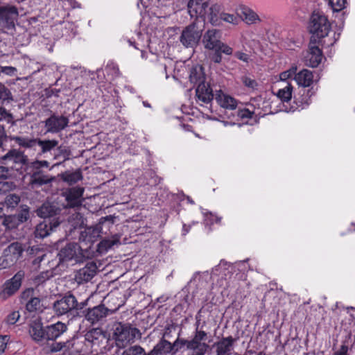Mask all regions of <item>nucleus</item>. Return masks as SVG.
<instances>
[{
  "instance_id": "f257e3e1",
  "label": "nucleus",
  "mask_w": 355,
  "mask_h": 355,
  "mask_svg": "<svg viewBox=\"0 0 355 355\" xmlns=\"http://www.w3.org/2000/svg\"><path fill=\"white\" fill-rule=\"evenodd\" d=\"M199 321L196 322V329L192 339L187 340L178 338L173 343H171L173 355L183 348L189 350L187 355H205L209 349V345L205 341L207 338V334L198 329Z\"/></svg>"
},
{
  "instance_id": "f03ea898",
  "label": "nucleus",
  "mask_w": 355,
  "mask_h": 355,
  "mask_svg": "<svg viewBox=\"0 0 355 355\" xmlns=\"http://www.w3.org/2000/svg\"><path fill=\"white\" fill-rule=\"evenodd\" d=\"M49 162L46 160H35L30 162L26 168V175L29 176V184L33 188L40 187L52 183L55 177L51 175L43 168H49Z\"/></svg>"
},
{
  "instance_id": "7ed1b4c3",
  "label": "nucleus",
  "mask_w": 355,
  "mask_h": 355,
  "mask_svg": "<svg viewBox=\"0 0 355 355\" xmlns=\"http://www.w3.org/2000/svg\"><path fill=\"white\" fill-rule=\"evenodd\" d=\"M28 157L20 149L11 148L0 156V164H5L15 173L23 174L29 164Z\"/></svg>"
},
{
  "instance_id": "20e7f679",
  "label": "nucleus",
  "mask_w": 355,
  "mask_h": 355,
  "mask_svg": "<svg viewBox=\"0 0 355 355\" xmlns=\"http://www.w3.org/2000/svg\"><path fill=\"white\" fill-rule=\"evenodd\" d=\"M114 223V217L111 215L101 218L97 224L87 227L80 232L79 241L87 243H94L102 234H106V232L103 230V227L109 230Z\"/></svg>"
},
{
  "instance_id": "39448f33",
  "label": "nucleus",
  "mask_w": 355,
  "mask_h": 355,
  "mask_svg": "<svg viewBox=\"0 0 355 355\" xmlns=\"http://www.w3.org/2000/svg\"><path fill=\"white\" fill-rule=\"evenodd\" d=\"M57 258L58 259L57 266H64L70 261H74L76 263L83 262L85 256L79 244L71 242L60 248Z\"/></svg>"
},
{
  "instance_id": "423d86ee",
  "label": "nucleus",
  "mask_w": 355,
  "mask_h": 355,
  "mask_svg": "<svg viewBox=\"0 0 355 355\" xmlns=\"http://www.w3.org/2000/svg\"><path fill=\"white\" fill-rule=\"evenodd\" d=\"M138 334L139 331L137 328L119 323L114 329L113 338L118 347L124 348L128 344L134 341Z\"/></svg>"
},
{
  "instance_id": "0eeeda50",
  "label": "nucleus",
  "mask_w": 355,
  "mask_h": 355,
  "mask_svg": "<svg viewBox=\"0 0 355 355\" xmlns=\"http://www.w3.org/2000/svg\"><path fill=\"white\" fill-rule=\"evenodd\" d=\"M330 26L326 16L318 12L312 14L309 28L311 37H314L317 42L328 35Z\"/></svg>"
},
{
  "instance_id": "6e6552de",
  "label": "nucleus",
  "mask_w": 355,
  "mask_h": 355,
  "mask_svg": "<svg viewBox=\"0 0 355 355\" xmlns=\"http://www.w3.org/2000/svg\"><path fill=\"white\" fill-rule=\"evenodd\" d=\"M118 308L111 309L106 307L103 304L95 306L92 308H87L81 311L77 312L78 317H84L90 324H95L103 321L106 317L112 314Z\"/></svg>"
},
{
  "instance_id": "1a4fd4ad",
  "label": "nucleus",
  "mask_w": 355,
  "mask_h": 355,
  "mask_svg": "<svg viewBox=\"0 0 355 355\" xmlns=\"http://www.w3.org/2000/svg\"><path fill=\"white\" fill-rule=\"evenodd\" d=\"M202 36V29L196 22L186 26L182 31L179 40L185 48H196Z\"/></svg>"
},
{
  "instance_id": "9d476101",
  "label": "nucleus",
  "mask_w": 355,
  "mask_h": 355,
  "mask_svg": "<svg viewBox=\"0 0 355 355\" xmlns=\"http://www.w3.org/2000/svg\"><path fill=\"white\" fill-rule=\"evenodd\" d=\"M313 78L312 72L308 69H303L295 74L294 79L299 85L303 87L300 91L302 99L299 101L300 104L297 103V106H302L303 104L309 105V98L313 95V92H311L310 89H306L305 87H309L312 84Z\"/></svg>"
},
{
  "instance_id": "9b49d317",
  "label": "nucleus",
  "mask_w": 355,
  "mask_h": 355,
  "mask_svg": "<svg viewBox=\"0 0 355 355\" xmlns=\"http://www.w3.org/2000/svg\"><path fill=\"white\" fill-rule=\"evenodd\" d=\"M77 305L76 297L71 293H66L60 300H57L53 304V310L58 316L66 314L75 315L74 307Z\"/></svg>"
},
{
  "instance_id": "f8f14e48",
  "label": "nucleus",
  "mask_w": 355,
  "mask_h": 355,
  "mask_svg": "<svg viewBox=\"0 0 355 355\" xmlns=\"http://www.w3.org/2000/svg\"><path fill=\"white\" fill-rule=\"evenodd\" d=\"M24 276V271L19 270L12 278L6 280L0 291V300L4 301L15 294L20 288Z\"/></svg>"
},
{
  "instance_id": "ddd939ff",
  "label": "nucleus",
  "mask_w": 355,
  "mask_h": 355,
  "mask_svg": "<svg viewBox=\"0 0 355 355\" xmlns=\"http://www.w3.org/2000/svg\"><path fill=\"white\" fill-rule=\"evenodd\" d=\"M19 17L17 8L14 6H0V27L7 30H15V22Z\"/></svg>"
},
{
  "instance_id": "4468645a",
  "label": "nucleus",
  "mask_w": 355,
  "mask_h": 355,
  "mask_svg": "<svg viewBox=\"0 0 355 355\" xmlns=\"http://www.w3.org/2000/svg\"><path fill=\"white\" fill-rule=\"evenodd\" d=\"M69 122L67 116L50 111V116L44 121L46 132L58 133L68 126Z\"/></svg>"
},
{
  "instance_id": "2eb2a0df",
  "label": "nucleus",
  "mask_w": 355,
  "mask_h": 355,
  "mask_svg": "<svg viewBox=\"0 0 355 355\" xmlns=\"http://www.w3.org/2000/svg\"><path fill=\"white\" fill-rule=\"evenodd\" d=\"M61 211L62 209L59 206L49 202H44L34 211L38 217L44 218V220H49L50 222H52L53 220L61 222Z\"/></svg>"
},
{
  "instance_id": "dca6fc26",
  "label": "nucleus",
  "mask_w": 355,
  "mask_h": 355,
  "mask_svg": "<svg viewBox=\"0 0 355 355\" xmlns=\"http://www.w3.org/2000/svg\"><path fill=\"white\" fill-rule=\"evenodd\" d=\"M317 40L314 37H311L309 51L304 55V62L306 66L311 67H317L321 62L323 58L322 50L317 46Z\"/></svg>"
},
{
  "instance_id": "f3484780",
  "label": "nucleus",
  "mask_w": 355,
  "mask_h": 355,
  "mask_svg": "<svg viewBox=\"0 0 355 355\" xmlns=\"http://www.w3.org/2000/svg\"><path fill=\"white\" fill-rule=\"evenodd\" d=\"M83 193L84 188L80 187H75L66 190L64 192L65 208H80L83 201Z\"/></svg>"
},
{
  "instance_id": "a211bd4d",
  "label": "nucleus",
  "mask_w": 355,
  "mask_h": 355,
  "mask_svg": "<svg viewBox=\"0 0 355 355\" xmlns=\"http://www.w3.org/2000/svg\"><path fill=\"white\" fill-rule=\"evenodd\" d=\"M209 0H189L187 4L188 12L191 17H203L205 21Z\"/></svg>"
},
{
  "instance_id": "6ab92c4d",
  "label": "nucleus",
  "mask_w": 355,
  "mask_h": 355,
  "mask_svg": "<svg viewBox=\"0 0 355 355\" xmlns=\"http://www.w3.org/2000/svg\"><path fill=\"white\" fill-rule=\"evenodd\" d=\"M237 340V338L230 336L214 343L212 347L215 349L216 355H230Z\"/></svg>"
},
{
  "instance_id": "aec40b11",
  "label": "nucleus",
  "mask_w": 355,
  "mask_h": 355,
  "mask_svg": "<svg viewBox=\"0 0 355 355\" xmlns=\"http://www.w3.org/2000/svg\"><path fill=\"white\" fill-rule=\"evenodd\" d=\"M96 270V264L94 261L89 262L76 272L75 280L78 284L87 282L95 276Z\"/></svg>"
},
{
  "instance_id": "412c9836",
  "label": "nucleus",
  "mask_w": 355,
  "mask_h": 355,
  "mask_svg": "<svg viewBox=\"0 0 355 355\" xmlns=\"http://www.w3.org/2000/svg\"><path fill=\"white\" fill-rule=\"evenodd\" d=\"M220 32L216 29L208 30L202 36L204 47L208 50H216L221 42Z\"/></svg>"
},
{
  "instance_id": "4be33fe9",
  "label": "nucleus",
  "mask_w": 355,
  "mask_h": 355,
  "mask_svg": "<svg viewBox=\"0 0 355 355\" xmlns=\"http://www.w3.org/2000/svg\"><path fill=\"white\" fill-rule=\"evenodd\" d=\"M60 225V221L57 220H53L52 222H50L49 220H44L36 226L35 236L39 239H44L51 232L55 231Z\"/></svg>"
},
{
  "instance_id": "5701e85b",
  "label": "nucleus",
  "mask_w": 355,
  "mask_h": 355,
  "mask_svg": "<svg viewBox=\"0 0 355 355\" xmlns=\"http://www.w3.org/2000/svg\"><path fill=\"white\" fill-rule=\"evenodd\" d=\"M28 332L32 339L37 343L46 340V327H44L42 322L38 319L31 322Z\"/></svg>"
},
{
  "instance_id": "b1692460",
  "label": "nucleus",
  "mask_w": 355,
  "mask_h": 355,
  "mask_svg": "<svg viewBox=\"0 0 355 355\" xmlns=\"http://www.w3.org/2000/svg\"><path fill=\"white\" fill-rule=\"evenodd\" d=\"M67 330V324L62 322L48 325L46 327V340H55Z\"/></svg>"
},
{
  "instance_id": "393cba45",
  "label": "nucleus",
  "mask_w": 355,
  "mask_h": 355,
  "mask_svg": "<svg viewBox=\"0 0 355 355\" xmlns=\"http://www.w3.org/2000/svg\"><path fill=\"white\" fill-rule=\"evenodd\" d=\"M197 98L205 103H210L214 97L213 90L208 83H203L197 86L196 89Z\"/></svg>"
},
{
  "instance_id": "a878e982",
  "label": "nucleus",
  "mask_w": 355,
  "mask_h": 355,
  "mask_svg": "<svg viewBox=\"0 0 355 355\" xmlns=\"http://www.w3.org/2000/svg\"><path fill=\"white\" fill-rule=\"evenodd\" d=\"M85 225V218L79 212H75L71 214L67 219L66 224V232L71 234L74 230L81 228Z\"/></svg>"
},
{
  "instance_id": "bb28decb",
  "label": "nucleus",
  "mask_w": 355,
  "mask_h": 355,
  "mask_svg": "<svg viewBox=\"0 0 355 355\" xmlns=\"http://www.w3.org/2000/svg\"><path fill=\"white\" fill-rule=\"evenodd\" d=\"M59 144V141L56 139H37V146L40 147L37 156H43L46 157V155L51 154L52 150L55 151L56 147Z\"/></svg>"
},
{
  "instance_id": "cd10ccee",
  "label": "nucleus",
  "mask_w": 355,
  "mask_h": 355,
  "mask_svg": "<svg viewBox=\"0 0 355 355\" xmlns=\"http://www.w3.org/2000/svg\"><path fill=\"white\" fill-rule=\"evenodd\" d=\"M222 8L218 4H214L207 8L206 14L208 21L215 26L221 24Z\"/></svg>"
},
{
  "instance_id": "c85d7f7f",
  "label": "nucleus",
  "mask_w": 355,
  "mask_h": 355,
  "mask_svg": "<svg viewBox=\"0 0 355 355\" xmlns=\"http://www.w3.org/2000/svg\"><path fill=\"white\" fill-rule=\"evenodd\" d=\"M215 99L223 108L234 110L236 107V101L234 98L224 94L220 90L216 92Z\"/></svg>"
},
{
  "instance_id": "c756f323",
  "label": "nucleus",
  "mask_w": 355,
  "mask_h": 355,
  "mask_svg": "<svg viewBox=\"0 0 355 355\" xmlns=\"http://www.w3.org/2000/svg\"><path fill=\"white\" fill-rule=\"evenodd\" d=\"M169 353L173 354L171 343L164 338H162L153 349L148 353V355H166Z\"/></svg>"
},
{
  "instance_id": "7c9ffc66",
  "label": "nucleus",
  "mask_w": 355,
  "mask_h": 355,
  "mask_svg": "<svg viewBox=\"0 0 355 355\" xmlns=\"http://www.w3.org/2000/svg\"><path fill=\"white\" fill-rule=\"evenodd\" d=\"M206 77L204 72V69L200 65H196L190 70L189 80L194 85H200L205 81Z\"/></svg>"
},
{
  "instance_id": "2f4dec72",
  "label": "nucleus",
  "mask_w": 355,
  "mask_h": 355,
  "mask_svg": "<svg viewBox=\"0 0 355 355\" xmlns=\"http://www.w3.org/2000/svg\"><path fill=\"white\" fill-rule=\"evenodd\" d=\"M63 182L69 185H73L83 179V173L80 168L74 171H66L60 175Z\"/></svg>"
},
{
  "instance_id": "473e14b6",
  "label": "nucleus",
  "mask_w": 355,
  "mask_h": 355,
  "mask_svg": "<svg viewBox=\"0 0 355 355\" xmlns=\"http://www.w3.org/2000/svg\"><path fill=\"white\" fill-rule=\"evenodd\" d=\"M120 243V236L115 234L111 238H105L97 245L99 253H105L114 245Z\"/></svg>"
},
{
  "instance_id": "72a5a7b5",
  "label": "nucleus",
  "mask_w": 355,
  "mask_h": 355,
  "mask_svg": "<svg viewBox=\"0 0 355 355\" xmlns=\"http://www.w3.org/2000/svg\"><path fill=\"white\" fill-rule=\"evenodd\" d=\"M24 247L25 246L22 243L17 241H13L8 245H7L6 248H4V250L19 260L21 257H22L24 251L25 250Z\"/></svg>"
},
{
  "instance_id": "f704fd0d",
  "label": "nucleus",
  "mask_w": 355,
  "mask_h": 355,
  "mask_svg": "<svg viewBox=\"0 0 355 355\" xmlns=\"http://www.w3.org/2000/svg\"><path fill=\"white\" fill-rule=\"evenodd\" d=\"M71 156V151L69 146L59 144L56 147L55 151L53 153V159L60 160V162H64L69 160Z\"/></svg>"
},
{
  "instance_id": "c9c22d12",
  "label": "nucleus",
  "mask_w": 355,
  "mask_h": 355,
  "mask_svg": "<svg viewBox=\"0 0 355 355\" xmlns=\"http://www.w3.org/2000/svg\"><path fill=\"white\" fill-rule=\"evenodd\" d=\"M38 138H29L24 137L15 136L11 138L20 147L24 148H34L37 146Z\"/></svg>"
},
{
  "instance_id": "e433bc0d",
  "label": "nucleus",
  "mask_w": 355,
  "mask_h": 355,
  "mask_svg": "<svg viewBox=\"0 0 355 355\" xmlns=\"http://www.w3.org/2000/svg\"><path fill=\"white\" fill-rule=\"evenodd\" d=\"M17 261L18 259L3 250L2 255L0 257V270L10 268Z\"/></svg>"
},
{
  "instance_id": "4c0bfd02",
  "label": "nucleus",
  "mask_w": 355,
  "mask_h": 355,
  "mask_svg": "<svg viewBox=\"0 0 355 355\" xmlns=\"http://www.w3.org/2000/svg\"><path fill=\"white\" fill-rule=\"evenodd\" d=\"M101 337L105 338L103 331L100 328H93L88 331L85 335V340L94 343L96 340H98Z\"/></svg>"
},
{
  "instance_id": "58836bf2",
  "label": "nucleus",
  "mask_w": 355,
  "mask_h": 355,
  "mask_svg": "<svg viewBox=\"0 0 355 355\" xmlns=\"http://www.w3.org/2000/svg\"><path fill=\"white\" fill-rule=\"evenodd\" d=\"M293 87L288 84L285 87L278 90L277 96L283 102H288L292 98Z\"/></svg>"
},
{
  "instance_id": "ea45409f",
  "label": "nucleus",
  "mask_w": 355,
  "mask_h": 355,
  "mask_svg": "<svg viewBox=\"0 0 355 355\" xmlns=\"http://www.w3.org/2000/svg\"><path fill=\"white\" fill-rule=\"evenodd\" d=\"M13 101L10 90L4 85L0 84V103L1 104L9 103Z\"/></svg>"
},
{
  "instance_id": "a19ab883",
  "label": "nucleus",
  "mask_w": 355,
  "mask_h": 355,
  "mask_svg": "<svg viewBox=\"0 0 355 355\" xmlns=\"http://www.w3.org/2000/svg\"><path fill=\"white\" fill-rule=\"evenodd\" d=\"M26 252L31 257H45L46 255V250L37 245L29 247Z\"/></svg>"
},
{
  "instance_id": "79ce46f5",
  "label": "nucleus",
  "mask_w": 355,
  "mask_h": 355,
  "mask_svg": "<svg viewBox=\"0 0 355 355\" xmlns=\"http://www.w3.org/2000/svg\"><path fill=\"white\" fill-rule=\"evenodd\" d=\"M53 276V272L52 270L43 271L34 277L33 282L35 284L38 286L44 283L46 280L49 279Z\"/></svg>"
},
{
  "instance_id": "37998d69",
  "label": "nucleus",
  "mask_w": 355,
  "mask_h": 355,
  "mask_svg": "<svg viewBox=\"0 0 355 355\" xmlns=\"http://www.w3.org/2000/svg\"><path fill=\"white\" fill-rule=\"evenodd\" d=\"M20 202V197L15 193H8L5 198V205L10 208L17 207Z\"/></svg>"
},
{
  "instance_id": "c03bdc74",
  "label": "nucleus",
  "mask_w": 355,
  "mask_h": 355,
  "mask_svg": "<svg viewBox=\"0 0 355 355\" xmlns=\"http://www.w3.org/2000/svg\"><path fill=\"white\" fill-rule=\"evenodd\" d=\"M15 216L16 220L20 223L27 221L30 218L29 207L27 205L22 206L21 209Z\"/></svg>"
},
{
  "instance_id": "a18cd8bd",
  "label": "nucleus",
  "mask_w": 355,
  "mask_h": 355,
  "mask_svg": "<svg viewBox=\"0 0 355 355\" xmlns=\"http://www.w3.org/2000/svg\"><path fill=\"white\" fill-rule=\"evenodd\" d=\"M40 302L39 297H31L26 304V309L30 313L36 311L40 307Z\"/></svg>"
},
{
  "instance_id": "49530a36",
  "label": "nucleus",
  "mask_w": 355,
  "mask_h": 355,
  "mask_svg": "<svg viewBox=\"0 0 355 355\" xmlns=\"http://www.w3.org/2000/svg\"><path fill=\"white\" fill-rule=\"evenodd\" d=\"M122 355H148V353L141 346L134 345L125 349Z\"/></svg>"
},
{
  "instance_id": "de8ad7c7",
  "label": "nucleus",
  "mask_w": 355,
  "mask_h": 355,
  "mask_svg": "<svg viewBox=\"0 0 355 355\" xmlns=\"http://www.w3.org/2000/svg\"><path fill=\"white\" fill-rule=\"evenodd\" d=\"M67 344H69V342L52 343L51 344L49 345V352L51 353H55L64 349V351H66V349L69 348Z\"/></svg>"
},
{
  "instance_id": "09e8293b",
  "label": "nucleus",
  "mask_w": 355,
  "mask_h": 355,
  "mask_svg": "<svg viewBox=\"0 0 355 355\" xmlns=\"http://www.w3.org/2000/svg\"><path fill=\"white\" fill-rule=\"evenodd\" d=\"M14 173L5 164H0V179L7 180L11 178Z\"/></svg>"
},
{
  "instance_id": "8fccbe9b",
  "label": "nucleus",
  "mask_w": 355,
  "mask_h": 355,
  "mask_svg": "<svg viewBox=\"0 0 355 355\" xmlns=\"http://www.w3.org/2000/svg\"><path fill=\"white\" fill-rule=\"evenodd\" d=\"M347 0H329V4L334 11L338 12L345 7Z\"/></svg>"
},
{
  "instance_id": "3c124183",
  "label": "nucleus",
  "mask_w": 355,
  "mask_h": 355,
  "mask_svg": "<svg viewBox=\"0 0 355 355\" xmlns=\"http://www.w3.org/2000/svg\"><path fill=\"white\" fill-rule=\"evenodd\" d=\"M244 15L245 19L248 24H254L257 21H261L257 14L251 10L244 12Z\"/></svg>"
},
{
  "instance_id": "603ef678",
  "label": "nucleus",
  "mask_w": 355,
  "mask_h": 355,
  "mask_svg": "<svg viewBox=\"0 0 355 355\" xmlns=\"http://www.w3.org/2000/svg\"><path fill=\"white\" fill-rule=\"evenodd\" d=\"M4 120L7 123H13L12 114L8 112L3 107L0 106V121Z\"/></svg>"
},
{
  "instance_id": "864d4df0",
  "label": "nucleus",
  "mask_w": 355,
  "mask_h": 355,
  "mask_svg": "<svg viewBox=\"0 0 355 355\" xmlns=\"http://www.w3.org/2000/svg\"><path fill=\"white\" fill-rule=\"evenodd\" d=\"M16 218L14 216H6L3 220L2 224L8 229L14 228L17 226V223H15Z\"/></svg>"
},
{
  "instance_id": "5fc2aeb1",
  "label": "nucleus",
  "mask_w": 355,
  "mask_h": 355,
  "mask_svg": "<svg viewBox=\"0 0 355 355\" xmlns=\"http://www.w3.org/2000/svg\"><path fill=\"white\" fill-rule=\"evenodd\" d=\"M297 67H292L288 70L284 71L280 73V78L281 80H286L288 78H291L294 76H295V74H297Z\"/></svg>"
},
{
  "instance_id": "6e6d98bb",
  "label": "nucleus",
  "mask_w": 355,
  "mask_h": 355,
  "mask_svg": "<svg viewBox=\"0 0 355 355\" xmlns=\"http://www.w3.org/2000/svg\"><path fill=\"white\" fill-rule=\"evenodd\" d=\"M216 50H218L220 51V53H224L225 55H232L233 53V49L226 44L223 43V42H220L219 47L216 49Z\"/></svg>"
},
{
  "instance_id": "4d7b16f0",
  "label": "nucleus",
  "mask_w": 355,
  "mask_h": 355,
  "mask_svg": "<svg viewBox=\"0 0 355 355\" xmlns=\"http://www.w3.org/2000/svg\"><path fill=\"white\" fill-rule=\"evenodd\" d=\"M19 311H13L7 316L6 321L8 324H14L19 320Z\"/></svg>"
},
{
  "instance_id": "13d9d810",
  "label": "nucleus",
  "mask_w": 355,
  "mask_h": 355,
  "mask_svg": "<svg viewBox=\"0 0 355 355\" xmlns=\"http://www.w3.org/2000/svg\"><path fill=\"white\" fill-rule=\"evenodd\" d=\"M10 336L7 335L0 336V355L3 354L6 348L7 343Z\"/></svg>"
},
{
  "instance_id": "bf43d9fd",
  "label": "nucleus",
  "mask_w": 355,
  "mask_h": 355,
  "mask_svg": "<svg viewBox=\"0 0 355 355\" xmlns=\"http://www.w3.org/2000/svg\"><path fill=\"white\" fill-rule=\"evenodd\" d=\"M88 302H89V299H87L81 302H78L77 301V305H75V307H74V311H75L76 314L73 315V316H77V312L80 313L81 311L85 310L84 308L87 306Z\"/></svg>"
},
{
  "instance_id": "052dcab7",
  "label": "nucleus",
  "mask_w": 355,
  "mask_h": 355,
  "mask_svg": "<svg viewBox=\"0 0 355 355\" xmlns=\"http://www.w3.org/2000/svg\"><path fill=\"white\" fill-rule=\"evenodd\" d=\"M253 112L248 109L239 110L237 111V116L241 119H250L252 118Z\"/></svg>"
},
{
  "instance_id": "680f3d73",
  "label": "nucleus",
  "mask_w": 355,
  "mask_h": 355,
  "mask_svg": "<svg viewBox=\"0 0 355 355\" xmlns=\"http://www.w3.org/2000/svg\"><path fill=\"white\" fill-rule=\"evenodd\" d=\"M243 84L250 88L254 89L257 86V83L255 80L252 79L249 77H243Z\"/></svg>"
},
{
  "instance_id": "e2e57ef3",
  "label": "nucleus",
  "mask_w": 355,
  "mask_h": 355,
  "mask_svg": "<svg viewBox=\"0 0 355 355\" xmlns=\"http://www.w3.org/2000/svg\"><path fill=\"white\" fill-rule=\"evenodd\" d=\"M15 240V238L10 235H7L6 234H4L1 238H0V244L2 245H9L11 242H12Z\"/></svg>"
},
{
  "instance_id": "0e129e2a",
  "label": "nucleus",
  "mask_w": 355,
  "mask_h": 355,
  "mask_svg": "<svg viewBox=\"0 0 355 355\" xmlns=\"http://www.w3.org/2000/svg\"><path fill=\"white\" fill-rule=\"evenodd\" d=\"M235 19H236V17L234 15L227 14L222 12L221 22L223 21L229 23H234Z\"/></svg>"
},
{
  "instance_id": "69168bd1",
  "label": "nucleus",
  "mask_w": 355,
  "mask_h": 355,
  "mask_svg": "<svg viewBox=\"0 0 355 355\" xmlns=\"http://www.w3.org/2000/svg\"><path fill=\"white\" fill-rule=\"evenodd\" d=\"M214 52L210 56L211 61L215 63H220L222 61V55L218 50H213Z\"/></svg>"
},
{
  "instance_id": "338daca9",
  "label": "nucleus",
  "mask_w": 355,
  "mask_h": 355,
  "mask_svg": "<svg viewBox=\"0 0 355 355\" xmlns=\"http://www.w3.org/2000/svg\"><path fill=\"white\" fill-rule=\"evenodd\" d=\"M45 96L46 98H51L53 96H58V94L60 92V89L47 88L44 90Z\"/></svg>"
},
{
  "instance_id": "774afa93",
  "label": "nucleus",
  "mask_w": 355,
  "mask_h": 355,
  "mask_svg": "<svg viewBox=\"0 0 355 355\" xmlns=\"http://www.w3.org/2000/svg\"><path fill=\"white\" fill-rule=\"evenodd\" d=\"M348 346L342 345L340 349L335 352L333 355H348Z\"/></svg>"
}]
</instances>
